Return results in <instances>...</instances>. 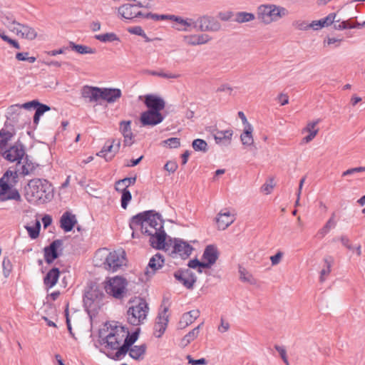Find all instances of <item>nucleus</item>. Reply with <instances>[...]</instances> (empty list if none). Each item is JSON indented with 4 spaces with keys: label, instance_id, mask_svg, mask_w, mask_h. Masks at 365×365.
<instances>
[{
    "label": "nucleus",
    "instance_id": "obj_13",
    "mask_svg": "<svg viewBox=\"0 0 365 365\" xmlns=\"http://www.w3.org/2000/svg\"><path fill=\"white\" fill-rule=\"evenodd\" d=\"M143 98L144 103L148 108L147 110L160 113L165 108V102L163 98L153 94L145 95Z\"/></svg>",
    "mask_w": 365,
    "mask_h": 365
},
{
    "label": "nucleus",
    "instance_id": "obj_12",
    "mask_svg": "<svg viewBox=\"0 0 365 365\" xmlns=\"http://www.w3.org/2000/svg\"><path fill=\"white\" fill-rule=\"evenodd\" d=\"M164 120L163 115L160 112L145 110L140 117V122L143 126H155Z\"/></svg>",
    "mask_w": 365,
    "mask_h": 365
},
{
    "label": "nucleus",
    "instance_id": "obj_40",
    "mask_svg": "<svg viewBox=\"0 0 365 365\" xmlns=\"http://www.w3.org/2000/svg\"><path fill=\"white\" fill-rule=\"evenodd\" d=\"M69 47L71 50L80 54H93L96 52L95 48L84 45L76 44L72 41L69 42Z\"/></svg>",
    "mask_w": 365,
    "mask_h": 365
},
{
    "label": "nucleus",
    "instance_id": "obj_60",
    "mask_svg": "<svg viewBox=\"0 0 365 365\" xmlns=\"http://www.w3.org/2000/svg\"><path fill=\"white\" fill-rule=\"evenodd\" d=\"M203 263V262H200L198 259H192V260H190L188 263V266L190 268H192V269H195V268H197L198 267V272L200 273L202 272V268H203V266L202 265Z\"/></svg>",
    "mask_w": 365,
    "mask_h": 365
},
{
    "label": "nucleus",
    "instance_id": "obj_44",
    "mask_svg": "<svg viewBox=\"0 0 365 365\" xmlns=\"http://www.w3.org/2000/svg\"><path fill=\"white\" fill-rule=\"evenodd\" d=\"M240 279L245 282H248L250 284H256V279L254 278L252 274L247 272L245 268L240 267L239 269Z\"/></svg>",
    "mask_w": 365,
    "mask_h": 365
},
{
    "label": "nucleus",
    "instance_id": "obj_62",
    "mask_svg": "<svg viewBox=\"0 0 365 365\" xmlns=\"http://www.w3.org/2000/svg\"><path fill=\"white\" fill-rule=\"evenodd\" d=\"M334 28L336 30H344L346 29H351V24L349 21H344L339 24L335 23L334 25Z\"/></svg>",
    "mask_w": 365,
    "mask_h": 365
},
{
    "label": "nucleus",
    "instance_id": "obj_6",
    "mask_svg": "<svg viewBox=\"0 0 365 365\" xmlns=\"http://www.w3.org/2000/svg\"><path fill=\"white\" fill-rule=\"evenodd\" d=\"M126 336L125 328L121 325L115 324L110 329L108 335L101 339V345L103 346L107 351V355L111 354L114 355L113 351H118L121 346V343Z\"/></svg>",
    "mask_w": 365,
    "mask_h": 365
},
{
    "label": "nucleus",
    "instance_id": "obj_7",
    "mask_svg": "<svg viewBox=\"0 0 365 365\" xmlns=\"http://www.w3.org/2000/svg\"><path fill=\"white\" fill-rule=\"evenodd\" d=\"M0 19L2 24L10 31L15 33L21 38L32 40L34 39L37 35L34 29L31 28L28 24H24L16 21L15 18L11 15H2Z\"/></svg>",
    "mask_w": 365,
    "mask_h": 365
},
{
    "label": "nucleus",
    "instance_id": "obj_51",
    "mask_svg": "<svg viewBox=\"0 0 365 365\" xmlns=\"http://www.w3.org/2000/svg\"><path fill=\"white\" fill-rule=\"evenodd\" d=\"M319 122H320L319 119H317L314 121L308 122L306 127L302 129V133H312V132L316 131L317 135L319 133V129L316 128V126L318 125V123Z\"/></svg>",
    "mask_w": 365,
    "mask_h": 365
},
{
    "label": "nucleus",
    "instance_id": "obj_10",
    "mask_svg": "<svg viewBox=\"0 0 365 365\" xmlns=\"http://www.w3.org/2000/svg\"><path fill=\"white\" fill-rule=\"evenodd\" d=\"M126 336L123 339V344L121 345L118 351L115 352L114 355L108 354V356L113 359L118 360L124 357L128 353L129 348L137 341L138 332L135 331L132 334H129L128 329H125Z\"/></svg>",
    "mask_w": 365,
    "mask_h": 365
},
{
    "label": "nucleus",
    "instance_id": "obj_5",
    "mask_svg": "<svg viewBox=\"0 0 365 365\" xmlns=\"http://www.w3.org/2000/svg\"><path fill=\"white\" fill-rule=\"evenodd\" d=\"M22 108L30 110H36L34 115V123L37 124L39 118L46 112V105L39 103L37 101H31L22 105L15 104L9 106L6 112V118L12 121H18L22 115Z\"/></svg>",
    "mask_w": 365,
    "mask_h": 365
},
{
    "label": "nucleus",
    "instance_id": "obj_27",
    "mask_svg": "<svg viewBox=\"0 0 365 365\" xmlns=\"http://www.w3.org/2000/svg\"><path fill=\"white\" fill-rule=\"evenodd\" d=\"M61 227L66 232H70L77 222L76 216L69 212H66L61 217Z\"/></svg>",
    "mask_w": 365,
    "mask_h": 365
},
{
    "label": "nucleus",
    "instance_id": "obj_26",
    "mask_svg": "<svg viewBox=\"0 0 365 365\" xmlns=\"http://www.w3.org/2000/svg\"><path fill=\"white\" fill-rule=\"evenodd\" d=\"M183 39L185 43L189 46H197L209 42L211 40V37L207 34H195L185 36Z\"/></svg>",
    "mask_w": 365,
    "mask_h": 365
},
{
    "label": "nucleus",
    "instance_id": "obj_46",
    "mask_svg": "<svg viewBox=\"0 0 365 365\" xmlns=\"http://www.w3.org/2000/svg\"><path fill=\"white\" fill-rule=\"evenodd\" d=\"M95 38L101 42H113L118 41L119 38L114 33H106L103 34H98L95 36Z\"/></svg>",
    "mask_w": 365,
    "mask_h": 365
},
{
    "label": "nucleus",
    "instance_id": "obj_1",
    "mask_svg": "<svg viewBox=\"0 0 365 365\" xmlns=\"http://www.w3.org/2000/svg\"><path fill=\"white\" fill-rule=\"evenodd\" d=\"M140 226L142 233L150 237V245L157 249L165 247L166 234L163 230V220L159 214H153V211L139 213L133 217L130 227L134 230Z\"/></svg>",
    "mask_w": 365,
    "mask_h": 365
},
{
    "label": "nucleus",
    "instance_id": "obj_58",
    "mask_svg": "<svg viewBox=\"0 0 365 365\" xmlns=\"http://www.w3.org/2000/svg\"><path fill=\"white\" fill-rule=\"evenodd\" d=\"M29 53L24 52V53H17L16 54V58L18 61H27L30 63H34L36 61V58L34 57H29Z\"/></svg>",
    "mask_w": 365,
    "mask_h": 365
},
{
    "label": "nucleus",
    "instance_id": "obj_48",
    "mask_svg": "<svg viewBox=\"0 0 365 365\" xmlns=\"http://www.w3.org/2000/svg\"><path fill=\"white\" fill-rule=\"evenodd\" d=\"M35 169V166L34 163L31 162H29L28 160H26V162L24 165H21V169H18V171L20 172L21 175L24 176L31 174Z\"/></svg>",
    "mask_w": 365,
    "mask_h": 365
},
{
    "label": "nucleus",
    "instance_id": "obj_64",
    "mask_svg": "<svg viewBox=\"0 0 365 365\" xmlns=\"http://www.w3.org/2000/svg\"><path fill=\"white\" fill-rule=\"evenodd\" d=\"M164 168L169 173H174L178 168V164L175 162L169 161L165 165Z\"/></svg>",
    "mask_w": 365,
    "mask_h": 365
},
{
    "label": "nucleus",
    "instance_id": "obj_53",
    "mask_svg": "<svg viewBox=\"0 0 365 365\" xmlns=\"http://www.w3.org/2000/svg\"><path fill=\"white\" fill-rule=\"evenodd\" d=\"M162 144L168 145L170 148H177L180 145V140L178 138H170L163 140Z\"/></svg>",
    "mask_w": 365,
    "mask_h": 365
},
{
    "label": "nucleus",
    "instance_id": "obj_31",
    "mask_svg": "<svg viewBox=\"0 0 365 365\" xmlns=\"http://www.w3.org/2000/svg\"><path fill=\"white\" fill-rule=\"evenodd\" d=\"M31 239H36L39 235L41 229V222L38 218L31 221L30 223L24 226Z\"/></svg>",
    "mask_w": 365,
    "mask_h": 365
},
{
    "label": "nucleus",
    "instance_id": "obj_32",
    "mask_svg": "<svg viewBox=\"0 0 365 365\" xmlns=\"http://www.w3.org/2000/svg\"><path fill=\"white\" fill-rule=\"evenodd\" d=\"M146 351V345L141 344L140 346H133L129 348V356L135 360H141L143 359Z\"/></svg>",
    "mask_w": 365,
    "mask_h": 365
},
{
    "label": "nucleus",
    "instance_id": "obj_35",
    "mask_svg": "<svg viewBox=\"0 0 365 365\" xmlns=\"http://www.w3.org/2000/svg\"><path fill=\"white\" fill-rule=\"evenodd\" d=\"M14 133L12 127L11 128V132L2 129L0 130V153L6 149L8 142L11 139Z\"/></svg>",
    "mask_w": 365,
    "mask_h": 365
},
{
    "label": "nucleus",
    "instance_id": "obj_63",
    "mask_svg": "<svg viewBox=\"0 0 365 365\" xmlns=\"http://www.w3.org/2000/svg\"><path fill=\"white\" fill-rule=\"evenodd\" d=\"M277 101L281 106L287 105L289 103V96L286 93H281L277 97Z\"/></svg>",
    "mask_w": 365,
    "mask_h": 365
},
{
    "label": "nucleus",
    "instance_id": "obj_19",
    "mask_svg": "<svg viewBox=\"0 0 365 365\" xmlns=\"http://www.w3.org/2000/svg\"><path fill=\"white\" fill-rule=\"evenodd\" d=\"M28 185L29 192L36 200H41L46 197V188L41 180H32Z\"/></svg>",
    "mask_w": 365,
    "mask_h": 365
},
{
    "label": "nucleus",
    "instance_id": "obj_49",
    "mask_svg": "<svg viewBox=\"0 0 365 365\" xmlns=\"http://www.w3.org/2000/svg\"><path fill=\"white\" fill-rule=\"evenodd\" d=\"M148 73L150 75H153V76H160V77H162L164 78H168V79H170V78L175 79V78H178L180 77V74L165 72L163 71H149Z\"/></svg>",
    "mask_w": 365,
    "mask_h": 365
},
{
    "label": "nucleus",
    "instance_id": "obj_50",
    "mask_svg": "<svg viewBox=\"0 0 365 365\" xmlns=\"http://www.w3.org/2000/svg\"><path fill=\"white\" fill-rule=\"evenodd\" d=\"M120 191L122 192L121 207L123 209H126L128 204L132 197L131 193L128 189H125V187H122V190Z\"/></svg>",
    "mask_w": 365,
    "mask_h": 365
},
{
    "label": "nucleus",
    "instance_id": "obj_36",
    "mask_svg": "<svg viewBox=\"0 0 365 365\" xmlns=\"http://www.w3.org/2000/svg\"><path fill=\"white\" fill-rule=\"evenodd\" d=\"M255 19V15L252 13L246 11H240L234 14V21L243 24L254 21Z\"/></svg>",
    "mask_w": 365,
    "mask_h": 365
},
{
    "label": "nucleus",
    "instance_id": "obj_47",
    "mask_svg": "<svg viewBox=\"0 0 365 365\" xmlns=\"http://www.w3.org/2000/svg\"><path fill=\"white\" fill-rule=\"evenodd\" d=\"M206 16H200L197 19H194L193 29L199 31H205Z\"/></svg>",
    "mask_w": 365,
    "mask_h": 365
},
{
    "label": "nucleus",
    "instance_id": "obj_9",
    "mask_svg": "<svg viewBox=\"0 0 365 365\" xmlns=\"http://www.w3.org/2000/svg\"><path fill=\"white\" fill-rule=\"evenodd\" d=\"M127 282L121 277L110 278L105 284V290L107 294L116 299H122L125 293Z\"/></svg>",
    "mask_w": 365,
    "mask_h": 365
},
{
    "label": "nucleus",
    "instance_id": "obj_54",
    "mask_svg": "<svg viewBox=\"0 0 365 365\" xmlns=\"http://www.w3.org/2000/svg\"><path fill=\"white\" fill-rule=\"evenodd\" d=\"M3 272L4 275L7 277L11 272L12 264L10 259L8 257H5L2 262Z\"/></svg>",
    "mask_w": 365,
    "mask_h": 365
},
{
    "label": "nucleus",
    "instance_id": "obj_11",
    "mask_svg": "<svg viewBox=\"0 0 365 365\" xmlns=\"http://www.w3.org/2000/svg\"><path fill=\"white\" fill-rule=\"evenodd\" d=\"M174 277L180 283L182 284L187 289L193 288L194 284L197 280L195 274L189 269L185 270H178L174 273Z\"/></svg>",
    "mask_w": 365,
    "mask_h": 365
},
{
    "label": "nucleus",
    "instance_id": "obj_29",
    "mask_svg": "<svg viewBox=\"0 0 365 365\" xmlns=\"http://www.w3.org/2000/svg\"><path fill=\"white\" fill-rule=\"evenodd\" d=\"M120 129L122 135L124 137V144L126 146L132 145L133 133L130 128V121H122L120 123Z\"/></svg>",
    "mask_w": 365,
    "mask_h": 365
},
{
    "label": "nucleus",
    "instance_id": "obj_43",
    "mask_svg": "<svg viewBox=\"0 0 365 365\" xmlns=\"http://www.w3.org/2000/svg\"><path fill=\"white\" fill-rule=\"evenodd\" d=\"M192 147L195 151L206 153L208 150V145L202 139H195L192 141Z\"/></svg>",
    "mask_w": 365,
    "mask_h": 365
},
{
    "label": "nucleus",
    "instance_id": "obj_14",
    "mask_svg": "<svg viewBox=\"0 0 365 365\" xmlns=\"http://www.w3.org/2000/svg\"><path fill=\"white\" fill-rule=\"evenodd\" d=\"M218 257L219 252L217 247L214 245H207L202 257V260L204 263L202 264L203 268H210L216 262Z\"/></svg>",
    "mask_w": 365,
    "mask_h": 365
},
{
    "label": "nucleus",
    "instance_id": "obj_59",
    "mask_svg": "<svg viewBox=\"0 0 365 365\" xmlns=\"http://www.w3.org/2000/svg\"><path fill=\"white\" fill-rule=\"evenodd\" d=\"M365 171V167H357L351 169H348L342 173V176L351 175L358 173H362Z\"/></svg>",
    "mask_w": 365,
    "mask_h": 365
},
{
    "label": "nucleus",
    "instance_id": "obj_21",
    "mask_svg": "<svg viewBox=\"0 0 365 365\" xmlns=\"http://www.w3.org/2000/svg\"><path fill=\"white\" fill-rule=\"evenodd\" d=\"M170 19L176 22V29L180 31H191L193 29L194 19H183L180 16L170 15Z\"/></svg>",
    "mask_w": 365,
    "mask_h": 365
},
{
    "label": "nucleus",
    "instance_id": "obj_34",
    "mask_svg": "<svg viewBox=\"0 0 365 365\" xmlns=\"http://www.w3.org/2000/svg\"><path fill=\"white\" fill-rule=\"evenodd\" d=\"M253 128L251 125L245 126L244 131L240 135V139L243 145H252L254 143L252 136Z\"/></svg>",
    "mask_w": 365,
    "mask_h": 365
},
{
    "label": "nucleus",
    "instance_id": "obj_16",
    "mask_svg": "<svg viewBox=\"0 0 365 365\" xmlns=\"http://www.w3.org/2000/svg\"><path fill=\"white\" fill-rule=\"evenodd\" d=\"M25 155L24 146L21 144H15L11 146L8 150H4L3 156L10 162L19 163Z\"/></svg>",
    "mask_w": 365,
    "mask_h": 365
},
{
    "label": "nucleus",
    "instance_id": "obj_4",
    "mask_svg": "<svg viewBox=\"0 0 365 365\" xmlns=\"http://www.w3.org/2000/svg\"><path fill=\"white\" fill-rule=\"evenodd\" d=\"M288 14L286 8L276 4H261L257 9V19L265 25L276 22Z\"/></svg>",
    "mask_w": 365,
    "mask_h": 365
},
{
    "label": "nucleus",
    "instance_id": "obj_8",
    "mask_svg": "<svg viewBox=\"0 0 365 365\" xmlns=\"http://www.w3.org/2000/svg\"><path fill=\"white\" fill-rule=\"evenodd\" d=\"M149 311L148 304L145 299L135 302L127 311L128 322L134 326L143 324Z\"/></svg>",
    "mask_w": 365,
    "mask_h": 365
},
{
    "label": "nucleus",
    "instance_id": "obj_41",
    "mask_svg": "<svg viewBox=\"0 0 365 365\" xmlns=\"http://www.w3.org/2000/svg\"><path fill=\"white\" fill-rule=\"evenodd\" d=\"M205 31H217L221 29V25L218 21L214 18L206 16Z\"/></svg>",
    "mask_w": 365,
    "mask_h": 365
},
{
    "label": "nucleus",
    "instance_id": "obj_55",
    "mask_svg": "<svg viewBox=\"0 0 365 365\" xmlns=\"http://www.w3.org/2000/svg\"><path fill=\"white\" fill-rule=\"evenodd\" d=\"M293 26L300 31H306L308 29H311L310 24L303 20L294 21L292 24Z\"/></svg>",
    "mask_w": 365,
    "mask_h": 365
},
{
    "label": "nucleus",
    "instance_id": "obj_57",
    "mask_svg": "<svg viewBox=\"0 0 365 365\" xmlns=\"http://www.w3.org/2000/svg\"><path fill=\"white\" fill-rule=\"evenodd\" d=\"M274 348L278 351L282 359L286 364V365H289L288 359L287 356V351H286V349H284V347L282 346L275 345Z\"/></svg>",
    "mask_w": 365,
    "mask_h": 365
},
{
    "label": "nucleus",
    "instance_id": "obj_52",
    "mask_svg": "<svg viewBox=\"0 0 365 365\" xmlns=\"http://www.w3.org/2000/svg\"><path fill=\"white\" fill-rule=\"evenodd\" d=\"M0 38L3 41L7 42L9 44L12 46L13 47H14V48H16L17 49L20 48V46H19V43L16 40H14V39H11V38H9L6 34V31L4 29H0Z\"/></svg>",
    "mask_w": 365,
    "mask_h": 365
},
{
    "label": "nucleus",
    "instance_id": "obj_37",
    "mask_svg": "<svg viewBox=\"0 0 365 365\" xmlns=\"http://www.w3.org/2000/svg\"><path fill=\"white\" fill-rule=\"evenodd\" d=\"M335 214L332 213L331 217L327 222L325 225L320 229L317 233L316 237L322 239L323 238L330 230L336 226V221L334 220Z\"/></svg>",
    "mask_w": 365,
    "mask_h": 365
},
{
    "label": "nucleus",
    "instance_id": "obj_24",
    "mask_svg": "<svg viewBox=\"0 0 365 365\" xmlns=\"http://www.w3.org/2000/svg\"><path fill=\"white\" fill-rule=\"evenodd\" d=\"M81 95L89 102H97L101 99V88L86 86L82 88Z\"/></svg>",
    "mask_w": 365,
    "mask_h": 365
},
{
    "label": "nucleus",
    "instance_id": "obj_3",
    "mask_svg": "<svg viewBox=\"0 0 365 365\" xmlns=\"http://www.w3.org/2000/svg\"><path fill=\"white\" fill-rule=\"evenodd\" d=\"M16 170H8L0 178V201L21 200V195L16 188L18 182Z\"/></svg>",
    "mask_w": 365,
    "mask_h": 365
},
{
    "label": "nucleus",
    "instance_id": "obj_30",
    "mask_svg": "<svg viewBox=\"0 0 365 365\" xmlns=\"http://www.w3.org/2000/svg\"><path fill=\"white\" fill-rule=\"evenodd\" d=\"M232 134V130L217 131L214 135V138L217 144L228 145L230 143Z\"/></svg>",
    "mask_w": 365,
    "mask_h": 365
},
{
    "label": "nucleus",
    "instance_id": "obj_2",
    "mask_svg": "<svg viewBox=\"0 0 365 365\" xmlns=\"http://www.w3.org/2000/svg\"><path fill=\"white\" fill-rule=\"evenodd\" d=\"M125 252L118 250L109 252L106 248L98 250L93 258L96 266L102 267L105 269L116 272L125 264Z\"/></svg>",
    "mask_w": 365,
    "mask_h": 365
},
{
    "label": "nucleus",
    "instance_id": "obj_25",
    "mask_svg": "<svg viewBox=\"0 0 365 365\" xmlns=\"http://www.w3.org/2000/svg\"><path fill=\"white\" fill-rule=\"evenodd\" d=\"M121 96V91L118 88H101V99L108 103H113Z\"/></svg>",
    "mask_w": 365,
    "mask_h": 365
},
{
    "label": "nucleus",
    "instance_id": "obj_56",
    "mask_svg": "<svg viewBox=\"0 0 365 365\" xmlns=\"http://www.w3.org/2000/svg\"><path fill=\"white\" fill-rule=\"evenodd\" d=\"M336 14L335 13L329 14L327 17L322 19L325 27L329 26L333 23H339V20H336Z\"/></svg>",
    "mask_w": 365,
    "mask_h": 365
},
{
    "label": "nucleus",
    "instance_id": "obj_38",
    "mask_svg": "<svg viewBox=\"0 0 365 365\" xmlns=\"http://www.w3.org/2000/svg\"><path fill=\"white\" fill-rule=\"evenodd\" d=\"M60 275L59 269L53 267L47 272V288L53 287L58 279Z\"/></svg>",
    "mask_w": 365,
    "mask_h": 365
},
{
    "label": "nucleus",
    "instance_id": "obj_20",
    "mask_svg": "<svg viewBox=\"0 0 365 365\" xmlns=\"http://www.w3.org/2000/svg\"><path fill=\"white\" fill-rule=\"evenodd\" d=\"M118 13L123 18L129 20L143 15L141 11H138L136 5L130 4L120 6L118 9Z\"/></svg>",
    "mask_w": 365,
    "mask_h": 365
},
{
    "label": "nucleus",
    "instance_id": "obj_39",
    "mask_svg": "<svg viewBox=\"0 0 365 365\" xmlns=\"http://www.w3.org/2000/svg\"><path fill=\"white\" fill-rule=\"evenodd\" d=\"M324 267L320 272V281L323 282L325 280L327 276L331 272V268L334 263V259L331 256L326 257L324 259Z\"/></svg>",
    "mask_w": 365,
    "mask_h": 365
},
{
    "label": "nucleus",
    "instance_id": "obj_45",
    "mask_svg": "<svg viewBox=\"0 0 365 365\" xmlns=\"http://www.w3.org/2000/svg\"><path fill=\"white\" fill-rule=\"evenodd\" d=\"M136 181V178H125L120 180L116 182L115 189L118 191L122 190V187L128 188V186L134 185Z\"/></svg>",
    "mask_w": 365,
    "mask_h": 365
},
{
    "label": "nucleus",
    "instance_id": "obj_61",
    "mask_svg": "<svg viewBox=\"0 0 365 365\" xmlns=\"http://www.w3.org/2000/svg\"><path fill=\"white\" fill-rule=\"evenodd\" d=\"M283 257V253L279 251L276 255L270 257L272 265L274 266L278 264Z\"/></svg>",
    "mask_w": 365,
    "mask_h": 365
},
{
    "label": "nucleus",
    "instance_id": "obj_42",
    "mask_svg": "<svg viewBox=\"0 0 365 365\" xmlns=\"http://www.w3.org/2000/svg\"><path fill=\"white\" fill-rule=\"evenodd\" d=\"M198 336V327L194 328L190 332H188L181 340L180 344L185 347L187 346L191 341Z\"/></svg>",
    "mask_w": 365,
    "mask_h": 365
},
{
    "label": "nucleus",
    "instance_id": "obj_33",
    "mask_svg": "<svg viewBox=\"0 0 365 365\" xmlns=\"http://www.w3.org/2000/svg\"><path fill=\"white\" fill-rule=\"evenodd\" d=\"M115 140H113L112 143L109 145L106 144L101 150L97 153L98 156L103 157L106 161H110L113 159L114 155V143Z\"/></svg>",
    "mask_w": 365,
    "mask_h": 365
},
{
    "label": "nucleus",
    "instance_id": "obj_23",
    "mask_svg": "<svg viewBox=\"0 0 365 365\" xmlns=\"http://www.w3.org/2000/svg\"><path fill=\"white\" fill-rule=\"evenodd\" d=\"M192 250V247L187 242L182 240H175L173 252L178 254L181 257L186 258L189 257Z\"/></svg>",
    "mask_w": 365,
    "mask_h": 365
},
{
    "label": "nucleus",
    "instance_id": "obj_18",
    "mask_svg": "<svg viewBox=\"0 0 365 365\" xmlns=\"http://www.w3.org/2000/svg\"><path fill=\"white\" fill-rule=\"evenodd\" d=\"M235 220L234 214H232L227 209L221 210L216 217V222L219 230H225Z\"/></svg>",
    "mask_w": 365,
    "mask_h": 365
},
{
    "label": "nucleus",
    "instance_id": "obj_28",
    "mask_svg": "<svg viewBox=\"0 0 365 365\" xmlns=\"http://www.w3.org/2000/svg\"><path fill=\"white\" fill-rule=\"evenodd\" d=\"M200 316V312L197 309L192 310L185 313L179 322V328L185 329L188 325L192 324Z\"/></svg>",
    "mask_w": 365,
    "mask_h": 365
},
{
    "label": "nucleus",
    "instance_id": "obj_22",
    "mask_svg": "<svg viewBox=\"0 0 365 365\" xmlns=\"http://www.w3.org/2000/svg\"><path fill=\"white\" fill-rule=\"evenodd\" d=\"M163 264L164 259L163 256L159 253L155 255L150 259L148 267H146L145 274L148 277H151L155 273V272L158 269H160L163 267Z\"/></svg>",
    "mask_w": 365,
    "mask_h": 365
},
{
    "label": "nucleus",
    "instance_id": "obj_15",
    "mask_svg": "<svg viewBox=\"0 0 365 365\" xmlns=\"http://www.w3.org/2000/svg\"><path fill=\"white\" fill-rule=\"evenodd\" d=\"M63 250V240L57 239L47 246V264H51L61 256Z\"/></svg>",
    "mask_w": 365,
    "mask_h": 365
},
{
    "label": "nucleus",
    "instance_id": "obj_17",
    "mask_svg": "<svg viewBox=\"0 0 365 365\" xmlns=\"http://www.w3.org/2000/svg\"><path fill=\"white\" fill-rule=\"evenodd\" d=\"M168 309L165 307L163 311L158 314L156 322L154 326V335L160 338L164 334L168 323Z\"/></svg>",
    "mask_w": 365,
    "mask_h": 365
}]
</instances>
